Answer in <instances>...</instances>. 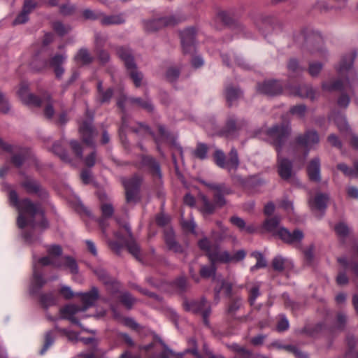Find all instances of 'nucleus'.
I'll list each match as a JSON object with an SVG mask.
<instances>
[{"mask_svg":"<svg viewBox=\"0 0 358 358\" xmlns=\"http://www.w3.org/2000/svg\"><path fill=\"white\" fill-rule=\"evenodd\" d=\"M8 197L10 203L18 210L17 222L20 228L22 229L27 225H31L33 227H39L44 229L48 226L43 211L38 205L33 203L27 199L19 201L15 190L9 191Z\"/></svg>","mask_w":358,"mask_h":358,"instance_id":"f257e3e1","label":"nucleus"},{"mask_svg":"<svg viewBox=\"0 0 358 358\" xmlns=\"http://www.w3.org/2000/svg\"><path fill=\"white\" fill-rule=\"evenodd\" d=\"M290 127L287 124L286 126H274L269 129L268 134L273 140V143L275 146L276 151L278 153V173L280 177L284 180H288L292 175V163L280 156V148L282 144L287 138L290 134Z\"/></svg>","mask_w":358,"mask_h":358,"instance_id":"f03ea898","label":"nucleus"},{"mask_svg":"<svg viewBox=\"0 0 358 358\" xmlns=\"http://www.w3.org/2000/svg\"><path fill=\"white\" fill-rule=\"evenodd\" d=\"M48 255L38 259V264L42 266L52 265L57 268L69 269L72 274L78 273V266L75 259L70 256H66L62 259L59 257L62 253V248L57 245H52L48 248Z\"/></svg>","mask_w":358,"mask_h":358,"instance_id":"7ed1b4c3","label":"nucleus"},{"mask_svg":"<svg viewBox=\"0 0 358 358\" xmlns=\"http://www.w3.org/2000/svg\"><path fill=\"white\" fill-rule=\"evenodd\" d=\"M78 295L80 296L81 301L84 304L83 307L70 304L62 308L60 313L62 318L68 320L72 323L82 327L81 324L78 322L75 315L80 312L85 311L89 307L92 306L99 298V292L96 287H92L90 292L80 293L78 294Z\"/></svg>","mask_w":358,"mask_h":358,"instance_id":"20e7f679","label":"nucleus"},{"mask_svg":"<svg viewBox=\"0 0 358 358\" xmlns=\"http://www.w3.org/2000/svg\"><path fill=\"white\" fill-rule=\"evenodd\" d=\"M280 220L277 217H273L266 220L263 224V228L272 233L273 235H277L284 242L289 244H298L303 238V234L300 230H294L292 233L288 231L285 227H280Z\"/></svg>","mask_w":358,"mask_h":358,"instance_id":"39448f33","label":"nucleus"},{"mask_svg":"<svg viewBox=\"0 0 358 358\" xmlns=\"http://www.w3.org/2000/svg\"><path fill=\"white\" fill-rule=\"evenodd\" d=\"M117 52L120 58L124 62V65L135 85L136 87H139L141 85L143 75L141 72L137 71L136 64L134 61V57L131 55L129 50L120 47L117 49Z\"/></svg>","mask_w":358,"mask_h":358,"instance_id":"423d86ee","label":"nucleus"},{"mask_svg":"<svg viewBox=\"0 0 358 358\" xmlns=\"http://www.w3.org/2000/svg\"><path fill=\"white\" fill-rule=\"evenodd\" d=\"M214 159L215 164L222 169H225L228 171L236 170L239 165L238 153L235 148H232L229 152V158L225 161V155L220 150H217L214 153Z\"/></svg>","mask_w":358,"mask_h":358,"instance_id":"0eeeda50","label":"nucleus"},{"mask_svg":"<svg viewBox=\"0 0 358 358\" xmlns=\"http://www.w3.org/2000/svg\"><path fill=\"white\" fill-rule=\"evenodd\" d=\"M185 307L193 313L201 315L205 324L208 325V317L211 313V308L210 303L205 299L185 302Z\"/></svg>","mask_w":358,"mask_h":358,"instance_id":"6e6552de","label":"nucleus"},{"mask_svg":"<svg viewBox=\"0 0 358 358\" xmlns=\"http://www.w3.org/2000/svg\"><path fill=\"white\" fill-rule=\"evenodd\" d=\"M142 179L139 176H134V178L125 180L123 184L125 188L127 201L128 202L135 201L138 190L140 187Z\"/></svg>","mask_w":358,"mask_h":358,"instance_id":"1a4fd4ad","label":"nucleus"},{"mask_svg":"<svg viewBox=\"0 0 358 358\" xmlns=\"http://www.w3.org/2000/svg\"><path fill=\"white\" fill-rule=\"evenodd\" d=\"M181 43L185 52L191 53L195 50L194 38L195 30L194 28H187L182 31Z\"/></svg>","mask_w":358,"mask_h":358,"instance_id":"9d476101","label":"nucleus"},{"mask_svg":"<svg viewBox=\"0 0 358 358\" xmlns=\"http://www.w3.org/2000/svg\"><path fill=\"white\" fill-rule=\"evenodd\" d=\"M319 141V136L315 131H308L304 135H299L296 138V142L299 145H303L308 150L313 148Z\"/></svg>","mask_w":358,"mask_h":358,"instance_id":"9b49d317","label":"nucleus"},{"mask_svg":"<svg viewBox=\"0 0 358 358\" xmlns=\"http://www.w3.org/2000/svg\"><path fill=\"white\" fill-rule=\"evenodd\" d=\"M17 94L22 101L28 106H33L39 104L38 98L29 92L28 85L25 83L20 84Z\"/></svg>","mask_w":358,"mask_h":358,"instance_id":"f8f14e48","label":"nucleus"},{"mask_svg":"<svg viewBox=\"0 0 358 358\" xmlns=\"http://www.w3.org/2000/svg\"><path fill=\"white\" fill-rule=\"evenodd\" d=\"M258 91L270 96L277 95L281 93L282 86L276 81H266L259 85Z\"/></svg>","mask_w":358,"mask_h":358,"instance_id":"ddd939ff","label":"nucleus"},{"mask_svg":"<svg viewBox=\"0 0 358 358\" xmlns=\"http://www.w3.org/2000/svg\"><path fill=\"white\" fill-rule=\"evenodd\" d=\"M208 258L213 265L217 262L230 263L231 259L230 253L226 250H220L217 245L209 252Z\"/></svg>","mask_w":358,"mask_h":358,"instance_id":"4468645a","label":"nucleus"},{"mask_svg":"<svg viewBox=\"0 0 358 358\" xmlns=\"http://www.w3.org/2000/svg\"><path fill=\"white\" fill-rule=\"evenodd\" d=\"M329 200L327 194H318L314 198H310L308 200L309 206L313 210L323 211L326 207Z\"/></svg>","mask_w":358,"mask_h":358,"instance_id":"2eb2a0df","label":"nucleus"},{"mask_svg":"<svg viewBox=\"0 0 358 358\" xmlns=\"http://www.w3.org/2000/svg\"><path fill=\"white\" fill-rule=\"evenodd\" d=\"M308 176L311 180L320 181V162L318 158L313 159L307 168Z\"/></svg>","mask_w":358,"mask_h":358,"instance_id":"dca6fc26","label":"nucleus"},{"mask_svg":"<svg viewBox=\"0 0 358 358\" xmlns=\"http://www.w3.org/2000/svg\"><path fill=\"white\" fill-rule=\"evenodd\" d=\"M80 133L83 138V141L87 143H91V139L93 137V130L91 127V121L86 120L83 122L79 127Z\"/></svg>","mask_w":358,"mask_h":358,"instance_id":"f3484780","label":"nucleus"},{"mask_svg":"<svg viewBox=\"0 0 358 358\" xmlns=\"http://www.w3.org/2000/svg\"><path fill=\"white\" fill-rule=\"evenodd\" d=\"M39 104L36 106H43L44 108L43 115L48 119L53 117L55 110L52 106V101L50 96L44 97L43 99H39Z\"/></svg>","mask_w":358,"mask_h":358,"instance_id":"a211bd4d","label":"nucleus"},{"mask_svg":"<svg viewBox=\"0 0 358 358\" xmlns=\"http://www.w3.org/2000/svg\"><path fill=\"white\" fill-rule=\"evenodd\" d=\"M230 222L237 227L241 231H245L248 234H252L256 231L254 225H246L245 222L242 218L238 216H232L230 218Z\"/></svg>","mask_w":358,"mask_h":358,"instance_id":"6ab92c4d","label":"nucleus"},{"mask_svg":"<svg viewBox=\"0 0 358 358\" xmlns=\"http://www.w3.org/2000/svg\"><path fill=\"white\" fill-rule=\"evenodd\" d=\"M125 22L122 15H105L101 13L100 22L103 25L120 24Z\"/></svg>","mask_w":358,"mask_h":358,"instance_id":"aec40b11","label":"nucleus"},{"mask_svg":"<svg viewBox=\"0 0 358 358\" xmlns=\"http://www.w3.org/2000/svg\"><path fill=\"white\" fill-rule=\"evenodd\" d=\"M290 94L294 96L308 97L312 99L315 98V94L313 89L308 85H303L299 87H295L290 90Z\"/></svg>","mask_w":358,"mask_h":358,"instance_id":"412c9836","label":"nucleus"},{"mask_svg":"<svg viewBox=\"0 0 358 358\" xmlns=\"http://www.w3.org/2000/svg\"><path fill=\"white\" fill-rule=\"evenodd\" d=\"M199 197L202 203V206H201V211L203 214L207 215L213 213L215 208L217 207L215 203H211L207 196L203 194H201Z\"/></svg>","mask_w":358,"mask_h":358,"instance_id":"4be33fe9","label":"nucleus"},{"mask_svg":"<svg viewBox=\"0 0 358 358\" xmlns=\"http://www.w3.org/2000/svg\"><path fill=\"white\" fill-rule=\"evenodd\" d=\"M322 87L323 90L326 92H332L344 89L345 85L341 80H336L331 82H324Z\"/></svg>","mask_w":358,"mask_h":358,"instance_id":"5701e85b","label":"nucleus"},{"mask_svg":"<svg viewBox=\"0 0 358 358\" xmlns=\"http://www.w3.org/2000/svg\"><path fill=\"white\" fill-rule=\"evenodd\" d=\"M228 348L237 353L239 357H243V358H250L252 357V352L250 350L236 343L229 345Z\"/></svg>","mask_w":358,"mask_h":358,"instance_id":"b1692460","label":"nucleus"},{"mask_svg":"<svg viewBox=\"0 0 358 358\" xmlns=\"http://www.w3.org/2000/svg\"><path fill=\"white\" fill-rule=\"evenodd\" d=\"M241 96V92L238 89L227 87L226 89V99L229 104L231 105L236 100Z\"/></svg>","mask_w":358,"mask_h":358,"instance_id":"393cba45","label":"nucleus"},{"mask_svg":"<svg viewBox=\"0 0 358 358\" xmlns=\"http://www.w3.org/2000/svg\"><path fill=\"white\" fill-rule=\"evenodd\" d=\"M22 185L28 193H38L41 190L38 183L32 179H27L22 182Z\"/></svg>","mask_w":358,"mask_h":358,"instance_id":"a878e982","label":"nucleus"},{"mask_svg":"<svg viewBox=\"0 0 358 358\" xmlns=\"http://www.w3.org/2000/svg\"><path fill=\"white\" fill-rule=\"evenodd\" d=\"M159 342L162 344L164 348V352L159 355H153V358H170L171 357L176 356V358H182L180 355H176L161 339L159 338Z\"/></svg>","mask_w":358,"mask_h":358,"instance_id":"bb28decb","label":"nucleus"},{"mask_svg":"<svg viewBox=\"0 0 358 358\" xmlns=\"http://www.w3.org/2000/svg\"><path fill=\"white\" fill-rule=\"evenodd\" d=\"M45 281L37 271V265L34 262V274L31 282V286L33 288H39L45 284Z\"/></svg>","mask_w":358,"mask_h":358,"instance_id":"cd10ccee","label":"nucleus"},{"mask_svg":"<svg viewBox=\"0 0 358 358\" xmlns=\"http://www.w3.org/2000/svg\"><path fill=\"white\" fill-rule=\"evenodd\" d=\"M165 241L166 243L167 246L171 250H173L174 251H178L179 246L174 238V234L171 229H169L165 233Z\"/></svg>","mask_w":358,"mask_h":358,"instance_id":"c85d7f7f","label":"nucleus"},{"mask_svg":"<svg viewBox=\"0 0 358 358\" xmlns=\"http://www.w3.org/2000/svg\"><path fill=\"white\" fill-rule=\"evenodd\" d=\"M252 255L255 258H256L257 263L255 264V265H254L253 266H252L250 268L251 271H255L256 270H257L259 268H264L266 266V265H267L266 261L264 259V257L262 253L258 252H255L252 254Z\"/></svg>","mask_w":358,"mask_h":358,"instance_id":"c756f323","label":"nucleus"},{"mask_svg":"<svg viewBox=\"0 0 358 358\" xmlns=\"http://www.w3.org/2000/svg\"><path fill=\"white\" fill-rule=\"evenodd\" d=\"M75 59L78 62L86 64L92 62V57L86 49H80L76 55Z\"/></svg>","mask_w":358,"mask_h":358,"instance_id":"7c9ffc66","label":"nucleus"},{"mask_svg":"<svg viewBox=\"0 0 358 358\" xmlns=\"http://www.w3.org/2000/svg\"><path fill=\"white\" fill-rule=\"evenodd\" d=\"M354 58H355V55H349L345 57L341 62V64H340V66L338 69L339 73H342L345 71L349 70L352 65Z\"/></svg>","mask_w":358,"mask_h":358,"instance_id":"2f4dec72","label":"nucleus"},{"mask_svg":"<svg viewBox=\"0 0 358 358\" xmlns=\"http://www.w3.org/2000/svg\"><path fill=\"white\" fill-rule=\"evenodd\" d=\"M231 193H227L223 191H218L217 192H214L213 199L214 203L218 208H222L227 203V201L224 199L225 195H229Z\"/></svg>","mask_w":358,"mask_h":358,"instance_id":"473e14b6","label":"nucleus"},{"mask_svg":"<svg viewBox=\"0 0 358 358\" xmlns=\"http://www.w3.org/2000/svg\"><path fill=\"white\" fill-rule=\"evenodd\" d=\"M95 274L105 284L113 283L115 280L112 279L107 272L102 268H97L94 270Z\"/></svg>","mask_w":358,"mask_h":358,"instance_id":"72a5a7b5","label":"nucleus"},{"mask_svg":"<svg viewBox=\"0 0 358 358\" xmlns=\"http://www.w3.org/2000/svg\"><path fill=\"white\" fill-rule=\"evenodd\" d=\"M41 301L44 307L48 308L56 304L57 299L52 294H45L41 296Z\"/></svg>","mask_w":358,"mask_h":358,"instance_id":"f704fd0d","label":"nucleus"},{"mask_svg":"<svg viewBox=\"0 0 358 358\" xmlns=\"http://www.w3.org/2000/svg\"><path fill=\"white\" fill-rule=\"evenodd\" d=\"M208 152V147L203 143H199L196 148L194 151V155L196 157L203 159L206 157Z\"/></svg>","mask_w":358,"mask_h":358,"instance_id":"c9c22d12","label":"nucleus"},{"mask_svg":"<svg viewBox=\"0 0 358 358\" xmlns=\"http://www.w3.org/2000/svg\"><path fill=\"white\" fill-rule=\"evenodd\" d=\"M216 268L215 265L203 266L200 269V274L203 278H210L215 275Z\"/></svg>","mask_w":358,"mask_h":358,"instance_id":"e433bc0d","label":"nucleus"},{"mask_svg":"<svg viewBox=\"0 0 358 358\" xmlns=\"http://www.w3.org/2000/svg\"><path fill=\"white\" fill-rule=\"evenodd\" d=\"M53 152L57 155L60 159L65 162H69L70 160L67 157V156L65 154V152L63 150L62 144L60 143H56L54 144L52 148Z\"/></svg>","mask_w":358,"mask_h":358,"instance_id":"4c0bfd02","label":"nucleus"},{"mask_svg":"<svg viewBox=\"0 0 358 358\" xmlns=\"http://www.w3.org/2000/svg\"><path fill=\"white\" fill-rule=\"evenodd\" d=\"M286 259L280 255L276 256L272 262V266L275 271H282L284 269Z\"/></svg>","mask_w":358,"mask_h":358,"instance_id":"58836bf2","label":"nucleus"},{"mask_svg":"<svg viewBox=\"0 0 358 358\" xmlns=\"http://www.w3.org/2000/svg\"><path fill=\"white\" fill-rule=\"evenodd\" d=\"M337 169L341 171L345 176L350 178H355V168L348 167L346 164L341 163L337 165Z\"/></svg>","mask_w":358,"mask_h":358,"instance_id":"ea45409f","label":"nucleus"},{"mask_svg":"<svg viewBox=\"0 0 358 358\" xmlns=\"http://www.w3.org/2000/svg\"><path fill=\"white\" fill-rule=\"evenodd\" d=\"M129 252L138 260H141V251L138 245L135 242L127 244Z\"/></svg>","mask_w":358,"mask_h":358,"instance_id":"a19ab883","label":"nucleus"},{"mask_svg":"<svg viewBox=\"0 0 358 358\" xmlns=\"http://www.w3.org/2000/svg\"><path fill=\"white\" fill-rule=\"evenodd\" d=\"M120 300L122 303L128 308H131L134 304L136 300L128 292H124L121 295Z\"/></svg>","mask_w":358,"mask_h":358,"instance_id":"79ce46f5","label":"nucleus"},{"mask_svg":"<svg viewBox=\"0 0 358 358\" xmlns=\"http://www.w3.org/2000/svg\"><path fill=\"white\" fill-rule=\"evenodd\" d=\"M205 185H206L208 187H209L210 189L213 190L214 192H217L218 191H223L227 193H231V189L227 187L224 185H217V184H210V183H206L203 182Z\"/></svg>","mask_w":358,"mask_h":358,"instance_id":"37998d69","label":"nucleus"},{"mask_svg":"<svg viewBox=\"0 0 358 358\" xmlns=\"http://www.w3.org/2000/svg\"><path fill=\"white\" fill-rule=\"evenodd\" d=\"M98 90L99 92V96L101 99V101L104 103L110 100V99L112 97L113 92L111 89H108L106 92L102 91L101 90V83H99L98 85Z\"/></svg>","mask_w":358,"mask_h":358,"instance_id":"c03bdc74","label":"nucleus"},{"mask_svg":"<svg viewBox=\"0 0 358 358\" xmlns=\"http://www.w3.org/2000/svg\"><path fill=\"white\" fill-rule=\"evenodd\" d=\"M199 246L201 250L206 252L207 255L208 257L209 252L213 250L214 247H215L216 245H212L210 244V242L207 238H203L199 242Z\"/></svg>","mask_w":358,"mask_h":358,"instance_id":"a18cd8bd","label":"nucleus"},{"mask_svg":"<svg viewBox=\"0 0 358 358\" xmlns=\"http://www.w3.org/2000/svg\"><path fill=\"white\" fill-rule=\"evenodd\" d=\"M306 108L304 105L295 106L290 108V113L299 117H303L305 115Z\"/></svg>","mask_w":358,"mask_h":358,"instance_id":"49530a36","label":"nucleus"},{"mask_svg":"<svg viewBox=\"0 0 358 358\" xmlns=\"http://www.w3.org/2000/svg\"><path fill=\"white\" fill-rule=\"evenodd\" d=\"M53 28L55 31L61 36L64 35L70 30V27L69 26H64L59 22H55L53 24Z\"/></svg>","mask_w":358,"mask_h":358,"instance_id":"de8ad7c7","label":"nucleus"},{"mask_svg":"<svg viewBox=\"0 0 358 358\" xmlns=\"http://www.w3.org/2000/svg\"><path fill=\"white\" fill-rule=\"evenodd\" d=\"M335 231L341 238L346 236L349 234L348 227L343 223H340L335 227Z\"/></svg>","mask_w":358,"mask_h":358,"instance_id":"09e8293b","label":"nucleus"},{"mask_svg":"<svg viewBox=\"0 0 358 358\" xmlns=\"http://www.w3.org/2000/svg\"><path fill=\"white\" fill-rule=\"evenodd\" d=\"M83 15L85 19L88 20H96L99 19L101 17V12H94L90 9H86L83 10Z\"/></svg>","mask_w":358,"mask_h":358,"instance_id":"8fccbe9b","label":"nucleus"},{"mask_svg":"<svg viewBox=\"0 0 358 358\" xmlns=\"http://www.w3.org/2000/svg\"><path fill=\"white\" fill-rule=\"evenodd\" d=\"M66 59L65 55H57L54 56L50 60V66L52 67L60 66Z\"/></svg>","mask_w":358,"mask_h":358,"instance_id":"3c124183","label":"nucleus"},{"mask_svg":"<svg viewBox=\"0 0 358 358\" xmlns=\"http://www.w3.org/2000/svg\"><path fill=\"white\" fill-rule=\"evenodd\" d=\"M54 339L50 332L45 334V343L43 348L41 349L40 354L43 355L46 350L53 344Z\"/></svg>","mask_w":358,"mask_h":358,"instance_id":"603ef678","label":"nucleus"},{"mask_svg":"<svg viewBox=\"0 0 358 358\" xmlns=\"http://www.w3.org/2000/svg\"><path fill=\"white\" fill-rule=\"evenodd\" d=\"M322 69V65L318 62L310 64L308 71L312 76H317Z\"/></svg>","mask_w":358,"mask_h":358,"instance_id":"864d4df0","label":"nucleus"},{"mask_svg":"<svg viewBox=\"0 0 358 358\" xmlns=\"http://www.w3.org/2000/svg\"><path fill=\"white\" fill-rule=\"evenodd\" d=\"M101 208L103 216L105 217H109L113 213V206L109 203H102Z\"/></svg>","mask_w":358,"mask_h":358,"instance_id":"5fc2aeb1","label":"nucleus"},{"mask_svg":"<svg viewBox=\"0 0 358 358\" xmlns=\"http://www.w3.org/2000/svg\"><path fill=\"white\" fill-rule=\"evenodd\" d=\"M246 253L245 250H240L236 251L234 255L230 254V262H238L243 260L245 257Z\"/></svg>","mask_w":358,"mask_h":358,"instance_id":"6e6d98bb","label":"nucleus"},{"mask_svg":"<svg viewBox=\"0 0 358 358\" xmlns=\"http://www.w3.org/2000/svg\"><path fill=\"white\" fill-rule=\"evenodd\" d=\"M133 103H136L139 106L151 111L153 108L152 103L149 101H143L139 98H136L133 99Z\"/></svg>","mask_w":358,"mask_h":358,"instance_id":"4d7b16f0","label":"nucleus"},{"mask_svg":"<svg viewBox=\"0 0 358 358\" xmlns=\"http://www.w3.org/2000/svg\"><path fill=\"white\" fill-rule=\"evenodd\" d=\"M287 67L289 71H292V73H298L301 71V66L299 65L298 62L294 59H292L289 60Z\"/></svg>","mask_w":358,"mask_h":358,"instance_id":"13d9d810","label":"nucleus"},{"mask_svg":"<svg viewBox=\"0 0 358 358\" xmlns=\"http://www.w3.org/2000/svg\"><path fill=\"white\" fill-rule=\"evenodd\" d=\"M259 288L258 286H254L250 290L249 300L251 305L255 303V299L259 296Z\"/></svg>","mask_w":358,"mask_h":358,"instance_id":"bf43d9fd","label":"nucleus"},{"mask_svg":"<svg viewBox=\"0 0 358 358\" xmlns=\"http://www.w3.org/2000/svg\"><path fill=\"white\" fill-rule=\"evenodd\" d=\"M182 225L185 230L194 233L196 223L193 220L182 221Z\"/></svg>","mask_w":358,"mask_h":358,"instance_id":"052dcab7","label":"nucleus"},{"mask_svg":"<svg viewBox=\"0 0 358 358\" xmlns=\"http://www.w3.org/2000/svg\"><path fill=\"white\" fill-rule=\"evenodd\" d=\"M70 145L72 150L75 152V155L79 158L82 157V150L80 145L76 141H71Z\"/></svg>","mask_w":358,"mask_h":358,"instance_id":"680f3d73","label":"nucleus"},{"mask_svg":"<svg viewBox=\"0 0 358 358\" xmlns=\"http://www.w3.org/2000/svg\"><path fill=\"white\" fill-rule=\"evenodd\" d=\"M289 327V322L287 318L284 316H282L278 325L277 329L279 331H283L288 329Z\"/></svg>","mask_w":358,"mask_h":358,"instance_id":"e2e57ef3","label":"nucleus"},{"mask_svg":"<svg viewBox=\"0 0 358 358\" xmlns=\"http://www.w3.org/2000/svg\"><path fill=\"white\" fill-rule=\"evenodd\" d=\"M336 123L340 131H344L348 129V124L343 117H338L335 120Z\"/></svg>","mask_w":358,"mask_h":358,"instance_id":"0e129e2a","label":"nucleus"},{"mask_svg":"<svg viewBox=\"0 0 358 358\" xmlns=\"http://www.w3.org/2000/svg\"><path fill=\"white\" fill-rule=\"evenodd\" d=\"M9 108L10 107L7 99L3 94L0 92V110L3 113H6Z\"/></svg>","mask_w":358,"mask_h":358,"instance_id":"69168bd1","label":"nucleus"},{"mask_svg":"<svg viewBox=\"0 0 358 358\" xmlns=\"http://www.w3.org/2000/svg\"><path fill=\"white\" fill-rule=\"evenodd\" d=\"M123 324L129 328L132 329H138L139 327L138 324L132 318L126 317L123 320Z\"/></svg>","mask_w":358,"mask_h":358,"instance_id":"338daca9","label":"nucleus"},{"mask_svg":"<svg viewBox=\"0 0 358 358\" xmlns=\"http://www.w3.org/2000/svg\"><path fill=\"white\" fill-rule=\"evenodd\" d=\"M28 13L22 10V13L17 16L13 23L15 24L25 23L28 20Z\"/></svg>","mask_w":358,"mask_h":358,"instance_id":"774afa93","label":"nucleus"}]
</instances>
